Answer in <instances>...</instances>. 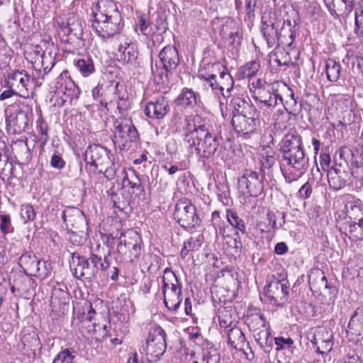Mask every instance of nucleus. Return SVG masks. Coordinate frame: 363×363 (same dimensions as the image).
I'll return each mask as SVG.
<instances>
[{
    "label": "nucleus",
    "instance_id": "25",
    "mask_svg": "<svg viewBox=\"0 0 363 363\" xmlns=\"http://www.w3.org/2000/svg\"><path fill=\"white\" fill-rule=\"evenodd\" d=\"M233 84L234 81L232 76L228 72L227 68L224 67L218 74L217 78L210 83V87L216 94H220L226 98L230 96L229 93L233 89Z\"/></svg>",
    "mask_w": 363,
    "mask_h": 363
},
{
    "label": "nucleus",
    "instance_id": "51",
    "mask_svg": "<svg viewBox=\"0 0 363 363\" xmlns=\"http://www.w3.org/2000/svg\"><path fill=\"white\" fill-rule=\"evenodd\" d=\"M259 64L256 60H252L245 64L241 69L240 72L243 77L250 78L255 76L259 69Z\"/></svg>",
    "mask_w": 363,
    "mask_h": 363
},
{
    "label": "nucleus",
    "instance_id": "22",
    "mask_svg": "<svg viewBox=\"0 0 363 363\" xmlns=\"http://www.w3.org/2000/svg\"><path fill=\"white\" fill-rule=\"evenodd\" d=\"M104 106H107L111 104H116L117 108L123 109L122 107L125 103L123 86L118 82H111L105 85L104 89Z\"/></svg>",
    "mask_w": 363,
    "mask_h": 363
},
{
    "label": "nucleus",
    "instance_id": "36",
    "mask_svg": "<svg viewBox=\"0 0 363 363\" xmlns=\"http://www.w3.org/2000/svg\"><path fill=\"white\" fill-rule=\"evenodd\" d=\"M230 106L233 107V116H243L257 111L249 102L240 97L233 98Z\"/></svg>",
    "mask_w": 363,
    "mask_h": 363
},
{
    "label": "nucleus",
    "instance_id": "26",
    "mask_svg": "<svg viewBox=\"0 0 363 363\" xmlns=\"http://www.w3.org/2000/svg\"><path fill=\"white\" fill-rule=\"evenodd\" d=\"M169 109L168 101L164 96H160L147 104L145 113L152 119L160 120L169 113Z\"/></svg>",
    "mask_w": 363,
    "mask_h": 363
},
{
    "label": "nucleus",
    "instance_id": "15",
    "mask_svg": "<svg viewBox=\"0 0 363 363\" xmlns=\"http://www.w3.org/2000/svg\"><path fill=\"white\" fill-rule=\"evenodd\" d=\"M121 15L110 16L108 18L93 20L92 28L99 37L106 40L117 34L121 29Z\"/></svg>",
    "mask_w": 363,
    "mask_h": 363
},
{
    "label": "nucleus",
    "instance_id": "44",
    "mask_svg": "<svg viewBox=\"0 0 363 363\" xmlns=\"http://www.w3.org/2000/svg\"><path fill=\"white\" fill-rule=\"evenodd\" d=\"M45 46L43 45V41L41 42L39 45H30L27 48V49L24 52L25 58L34 65L37 64V61L38 60V57H40Z\"/></svg>",
    "mask_w": 363,
    "mask_h": 363
},
{
    "label": "nucleus",
    "instance_id": "4",
    "mask_svg": "<svg viewBox=\"0 0 363 363\" xmlns=\"http://www.w3.org/2000/svg\"><path fill=\"white\" fill-rule=\"evenodd\" d=\"M219 141L216 133L208 128L186 144L190 155H195L199 159L205 160L212 157L219 147Z\"/></svg>",
    "mask_w": 363,
    "mask_h": 363
},
{
    "label": "nucleus",
    "instance_id": "47",
    "mask_svg": "<svg viewBox=\"0 0 363 363\" xmlns=\"http://www.w3.org/2000/svg\"><path fill=\"white\" fill-rule=\"evenodd\" d=\"M226 218L228 222L234 228L242 233H245V225L242 219H241L238 213L231 209L226 210Z\"/></svg>",
    "mask_w": 363,
    "mask_h": 363
},
{
    "label": "nucleus",
    "instance_id": "3",
    "mask_svg": "<svg viewBox=\"0 0 363 363\" xmlns=\"http://www.w3.org/2000/svg\"><path fill=\"white\" fill-rule=\"evenodd\" d=\"M6 130L11 134H21L26 130L32 116L31 109L23 103H15L4 111Z\"/></svg>",
    "mask_w": 363,
    "mask_h": 363
},
{
    "label": "nucleus",
    "instance_id": "24",
    "mask_svg": "<svg viewBox=\"0 0 363 363\" xmlns=\"http://www.w3.org/2000/svg\"><path fill=\"white\" fill-rule=\"evenodd\" d=\"M297 27L298 23L296 20L284 19L278 32L277 45L291 47L296 37Z\"/></svg>",
    "mask_w": 363,
    "mask_h": 363
},
{
    "label": "nucleus",
    "instance_id": "27",
    "mask_svg": "<svg viewBox=\"0 0 363 363\" xmlns=\"http://www.w3.org/2000/svg\"><path fill=\"white\" fill-rule=\"evenodd\" d=\"M30 81V77L26 71H16L11 74L9 77L8 84L10 87L14 89L20 96L26 98L28 96V85Z\"/></svg>",
    "mask_w": 363,
    "mask_h": 363
},
{
    "label": "nucleus",
    "instance_id": "21",
    "mask_svg": "<svg viewBox=\"0 0 363 363\" xmlns=\"http://www.w3.org/2000/svg\"><path fill=\"white\" fill-rule=\"evenodd\" d=\"M206 128L205 120L199 115L186 116L182 126L185 145L199 136Z\"/></svg>",
    "mask_w": 363,
    "mask_h": 363
},
{
    "label": "nucleus",
    "instance_id": "23",
    "mask_svg": "<svg viewBox=\"0 0 363 363\" xmlns=\"http://www.w3.org/2000/svg\"><path fill=\"white\" fill-rule=\"evenodd\" d=\"M62 219L67 230L88 228L86 216L78 208H66L62 213Z\"/></svg>",
    "mask_w": 363,
    "mask_h": 363
},
{
    "label": "nucleus",
    "instance_id": "39",
    "mask_svg": "<svg viewBox=\"0 0 363 363\" xmlns=\"http://www.w3.org/2000/svg\"><path fill=\"white\" fill-rule=\"evenodd\" d=\"M228 344L238 350H243L245 345V336L238 327H233L228 331Z\"/></svg>",
    "mask_w": 363,
    "mask_h": 363
},
{
    "label": "nucleus",
    "instance_id": "57",
    "mask_svg": "<svg viewBox=\"0 0 363 363\" xmlns=\"http://www.w3.org/2000/svg\"><path fill=\"white\" fill-rule=\"evenodd\" d=\"M121 174L123 176V179H122V185L123 187H129L132 189H140V182H139V180L135 179L137 180V182H134L128 175V172L127 171L125 170V169H123L122 172H121Z\"/></svg>",
    "mask_w": 363,
    "mask_h": 363
},
{
    "label": "nucleus",
    "instance_id": "46",
    "mask_svg": "<svg viewBox=\"0 0 363 363\" xmlns=\"http://www.w3.org/2000/svg\"><path fill=\"white\" fill-rule=\"evenodd\" d=\"M34 280L28 277L20 276L16 281L15 285L11 286V291L13 292L16 289L18 291L27 293L30 289L33 286Z\"/></svg>",
    "mask_w": 363,
    "mask_h": 363
},
{
    "label": "nucleus",
    "instance_id": "34",
    "mask_svg": "<svg viewBox=\"0 0 363 363\" xmlns=\"http://www.w3.org/2000/svg\"><path fill=\"white\" fill-rule=\"evenodd\" d=\"M174 102L183 108H192L196 105L197 94L191 89L184 88Z\"/></svg>",
    "mask_w": 363,
    "mask_h": 363
},
{
    "label": "nucleus",
    "instance_id": "63",
    "mask_svg": "<svg viewBox=\"0 0 363 363\" xmlns=\"http://www.w3.org/2000/svg\"><path fill=\"white\" fill-rule=\"evenodd\" d=\"M219 359L220 357L217 353L213 354L206 353L199 361L193 359L191 363H218Z\"/></svg>",
    "mask_w": 363,
    "mask_h": 363
},
{
    "label": "nucleus",
    "instance_id": "10",
    "mask_svg": "<svg viewBox=\"0 0 363 363\" xmlns=\"http://www.w3.org/2000/svg\"><path fill=\"white\" fill-rule=\"evenodd\" d=\"M117 246L118 253L125 262H132L140 255V238L137 232L128 230L121 233Z\"/></svg>",
    "mask_w": 363,
    "mask_h": 363
},
{
    "label": "nucleus",
    "instance_id": "53",
    "mask_svg": "<svg viewBox=\"0 0 363 363\" xmlns=\"http://www.w3.org/2000/svg\"><path fill=\"white\" fill-rule=\"evenodd\" d=\"M334 6L342 15H348L353 9V0H333Z\"/></svg>",
    "mask_w": 363,
    "mask_h": 363
},
{
    "label": "nucleus",
    "instance_id": "5",
    "mask_svg": "<svg viewBox=\"0 0 363 363\" xmlns=\"http://www.w3.org/2000/svg\"><path fill=\"white\" fill-rule=\"evenodd\" d=\"M85 310V308H84ZM86 310L87 313L84 312L82 320V333L87 338H90L96 342L104 341L110 335L108 328L110 324L104 319L103 323H96L94 315L95 311L92 308L91 304H88Z\"/></svg>",
    "mask_w": 363,
    "mask_h": 363
},
{
    "label": "nucleus",
    "instance_id": "38",
    "mask_svg": "<svg viewBox=\"0 0 363 363\" xmlns=\"http://www.w3.org/2000/svg\"><path fill=\"white\" fill-rule=\"evenodd\" d=\"M348 332L356 336L363 335V308H357L351 317L348 324Z\"/></svg>",
    "mask_w": 363,
    "mask_h": 363
},
{
    "label": "nucleus",
    "instance_id": "32",
    "mask_svg": "<svg viewBox=\"0 0 363 363\" xmlns=\"http://www.w3.org/2000/svg\"><path fill=\"white\" fill-rule=\"evenodd\" d=\"M94 20L103 19L111 15L119 14L115 2L112 0H99L92 6Z\"/></svg>",
    "mask_w": 363,
    "mask_h": 363
},
{
    "label": "nucleus",
    "instance_id": "60",
    "mask_svg": "<svg viewBox=\"0 0 363 363\" xmlns=\"http://www.w3.org/2000/svg\"><path fill=\"white\" fill-rule=\"evenodd\" d=\"M355 33L359 35H363V8L355 13Z\"/></svg>",
    "mask_w": 363,
    "mask_h": 363
},
{
    "label": "nucleus",
    "instance_id": "37",
    "mask_svg": "<svg viewBox=\"0 0 363 363\" xmlns=\"http://www.w3.org/2000/svg\"><path fill=\"white\" fill-rule=\"evenodd\" d=\"M357 220L358 222L347 221L343 227L346 235L355 241L363 240V218Z\"/></svg>",
    "mask_w": 363,
    "mask_h": 363
},
{
    "label": "nucleus",
    "instance_id": "64",
    "mask_svg": "<svg viewBox=\"0 0 363 363\" xmlns=\"http://www.w3.org/2000/svg\"><path fill=\"white\" fill-rule=\"evenodd\" d=\"M312 191L311 184L307 182L298 190V197L301 199H307L311 196Z\"/></svg>",
    "mask_w": 363,
    "mask_h": 363
},
{
    "label": "nucleus",
    "instance_id": "18",
    "mask_svg": "<svg viewBox=\"0 0 363 363\" xmlns=\"http://www.w3.org/2000/svg\"><path fill=\"white\" fill-rule=\"evenodd\" d=\"M238 186L244 194L257 196L263 189L262 177L257 172L247 169L238 179Z\"/></svg>",
    "mask_w": 363,
    "mask_h": 363
},
{
    "label": "nucleus",
    "instance_id": "33",
    "mask_svg": "<svg viewBox=\"0 0 363 363\" xmlns=\"http://www.w3.org/2000/svg\"><path fill=\"white\" fill-rule=\"evenodd\" d=\"M343 211L345 216L351 220L363 218V203L360 199L348 195L344 199Z\"/></svg>",
    "mask_w": 363,
    "mask_h": 363
},
{
    "label": "nucleus",
    "instance_id": "50",
    "mask_svg": "<svg viewBox=\"0 0 363 363\" xmlns=\"http://www.w3.org/2000/svg\"><path fill=\"white\" fill-rule=\"evenodd\" d=\"M120 166L115 162L114 157L111 160L109 165L99 169V173L104 174L108 180H113L116 177V173Z\"/></svg>",
    "mask_w": 363,
    "mask_h": 363
},
{
    "label": "nucleus",
    "instance_id": "41",
    "mask_svg": "<svg viewBox=\"0 0 363 363\" xmlns=\"http://www.w3.org/2000/svg\"><path fill=\"white\" fill-rule=\"evenodd\" d=\"M74 65L77 71L84 77H87L95 72L94 62L89 57L74 60Z\"/></svg>",
    "mask_w": 363,
    "mask_h": 363
},
{
    "label": "nucleus",
    "instance_id": "30",
    "mask_svg": "<svg viewBox=\"0 0 363 363\" xmlns=\"http://www.w3.org/2000/svg\"><path fill=\"white\" fill-rule=\"evenodd\" d=\"M223 67L224 66L220 62L212 63L203 60L198 71V77L206 82V86L210 87V83L217 78Z\"/></svg>",
    "mask_w": 363,
    "mask_h": 363
},
{
    "label": "nucleus",
    "instance_id": "49",
    "mask_svg": "<svg viewBox=\"0 0 363 363\" xmlns=\"http://www.w3.org/2000/svg\"><path fill=\"white\" fill-rule=\"evenodd\" d=\"M51 269L50 262L38 259L37 266L31 276L45 279L50 274Z\"/></svg>",
    "mask_w": 363,
    "mask_h": 363
},
{
    "label": "nucleus",
    "instance_id": "6",
    "mask_svg": "<svg viewBox=\"0 0 363 363\" xmlns=\"http://www.w3.org/2000/svg\"><path fill=\"white\" fill-rule=\"evenodd\" d=\"M164 303L170 311H177L182 303V289L174 272L166 268L162 277Z\"/></svg>",
    "mask_w": 363,
    "mask_h": 363
},
{
    "label": "nucleus",
    "instance_id": "62",
    "mask_svg": "<svg viewBox=\"0 0 363 363\" xmlns=\"http://www.w3.org/2000/svg\"><path fill=\"white\" fill-rule=\"evenodd\" d=\"M277 159L274 154L272 152H266L265 155H263L261 160L262 164L265 168H271L276 163Z\"/></svg>",
    "mask_w": 363,
    "mask_h": 363
},
{
    "label": "nucleus",
    "instance_id": "54",
    "mask_svg": "<svg viewBox=\"0 0 363 363\" xmlns=\"http://www.w3.org/2000/svg\"><path fill=\"white\" fill-rule=\"evenodd\" d=\"M20 214L24 223L34 220L36 216L33 206L29 203L23 204L21 206Z\"/></svg>",
    "mask_w": 363,
    "mask_h": 363
},
{
    "label": "nucleus",
    "instance_id": "45",
    "mask_svg": "<svg viewBox=\"0 0 363 363\" xmlns=\"http://www.w3.org/2000/svg\"><path fill=\"white\" fill-rule=\"evenodd\" d=\"M87 229L88 228L74 229L75 230L68 229L67 232L68 240L74 245H82L86 240Z\"/></svg>",
    "mask_w": 363,
    "mask_h": 363
},
{
    "label": "nucleus",
    "instance_id": "48",
    "mask_svg": "<svg viewBox=\"0 0 363 363\" xmlns=\"http://www.w3.org/2000/svg\"><path fill=\"white\" fill-rule=\"evenodd\" d=\"M250 329L253 331L267 327L266 320L260 313L251 314L247 318Z\"/></svg>",
    "mask_w": 363,
    "mask_h": 363
},
{
    "label": "nucleus",
    "instance_id": "16",
    "mask_svg": "<svg viewBox=\"0 0 363 363\" xmlns=\"http://www.w3.org/2000/svg\"><path fill=\"white\" fill-rule=\"evenodd\" d=\"M113 156L105 147L99 145H90L84 153V162L86 165L94 167L95 169L104 168L109 165Z\"/></svg>",
    "mask_w": 363,
    "mask_h": 363
},
{
    "label": "nucleus",
    "instance_id": "28",
    "mask_svg": "<svg viewBox=\"0 0 363 363\" xmlns=\"http://www.w3.org/2000/svg\"><path fill=\"white\" fill-rule=\"evenodd\" d=\"M138 52L135 45L128 40L121 42L116 52L118 62L123 65H134L138 59Z\"/></svg>",
    "mask_w": 363,
    "mask_h": 363
},
{
    "label": "nucleus",
    "instance_id": "35",
    "mask_svg": "<svg viewBox=\"0 0 363 363\" xmlns=\"http://www.w3.org/2000/svg\"><path fill=\"white\" fill-rule=\"evenodd\" d=\"M62 31L67 35H73L76 38H80L83 34V26L82 21L76 16H70L65 26L61 27Z\"/></svg>",
    "mask_w": 363,
    "mask_h": 363
},
{
    "label": "nucleus",
    "instance_id": "40",
    "mask_svg": "<svg viewBox=\"0 0 363 363\" xmlns=\"http://www.w3.org/2000/svg\"><path fill=\"white\" fill-rule=\"evenodd\" d=\"M38 259L31 252H28L23 254L19 259V264L23 271L28 275L31 276L34 272Z\"/></svg>",
    "mask_w": 363,
    "mask_h": 363
},
{
    "label": "nucleus",
    "instance_id": "29",
    "mask_svg": "<svg viewBox=\"0 0 363 363\" xmlns=\"http://www.w3.org/2000/svg\"><path fill=\"white\" fill-rule=\"evenodd\" d=\"M299 52L294 49L286 51L282 48L275 49L269 55V62L274 61L279 66L281 65H297Z\"/></svg>",
    "mask_w": 363,
    "mask_h": 363
},
{
    "label": "nucleus",
    "instance_id": "1",
    "mask_svg": "<svg viewBox=\"0 0 363 363\" xmlns=\"http://www.w3.org/2000/svg\"><path fill=\"white\" fill-rule=\"evenodd\" d=\"M280 168L287 183L297 181L308 169L309 158L303 146L302 138L287 133L280 143Z\"/></svg>",
    "mask_w": 363,
    "mask_h": 363
},
{
    "label": "nucleus",
    "instance_id": "56",
    "mask_svg": "<svg viewBox=\"0 0 363 363\" xmlns=\"http://www.w3.org/2000/svg\"><path fill=\"white\" fill-rule=\"evenodd\" d=\"M74 357L73 351L65 349L55 357L52 363H72Z\"/></svg>",
    "mask_w": 363,
    "mask_h": 363
},
{
    "label": "nucleus",
    "instance_id": "11",
    "mask_svg": "<svg viewBox=\"0 0 363 363\" xmlns=\"http://www.w3.org/2000/svg\"><path fill=\"white\" fill-rule=\"evenodd\" d=\"M138 139V133L130 118H118L114 122V144L120 150H128Z\"/></svg>",
    "mask_w": 363,
    "mask_h": 363
},
{
    "label": "nucleus",
    "instance_id": "52",
    "mask_svg": "<svg viewBox=\"0 0 363 363\" xmlns=\"http://www.w3.org/2000/svg\"><path fill=\"white\" fill-rule=\"evenodd\" d=\"M36 128L38 133L40 135L39 140L41 142L42 145H45L48 140V125L46 121L42 117H40L37 120Z\"/></svg>",
    "mask_w": 363,
    "mask_h": 363
},
{
    "label": "nucleus",
    "instance_id": "43",
    "mask_svg": "<svg viewBox=\"0 0 363 363\" xmlns=\"http://www.w3.org/2000/svg\"><path fill=\"white\" fill-rule=\"evenodd\" d=\"M325 72L328 79L330 82H335L340 79L342 67L334 60L328 59L325 62Z\"/></svg>",
    "mask_w": 363,
    "mask_h": 363
},
{
    "label": "nucleus",
    "instance_id": "20",
    "mask_svg": "<svg viewBox=\"0 0 363 363\" xmlns=\"http://www.w3.org/2000/svg\"><path fill=\"white\" fill-rule=\"evenodd\" d=\"M231 123L238 134L247 135L253 133L259 124L257 111L239 116H233Z\"/></svg>",
    "mask_w": 363,
    "mask_h": 363
},
{
    "label": "nucleus",
    "instance_id": "31",
    "mask_svg": "<svg viewBox=\"0 0 363 363\" xmlns=\"http://www.w3.org/2000/svg\"><path fill=\"white\" fill-rule=\"evenodd\" d=\"M332 334L324 328H319L311 340V342L316 347V351L321 354L328 353L333 348Z\"/></svg>",
    "mask_w": 363,
    "mask_h": 363
},
{
    "label": "nucleus",
    "instance_id": "13",
    "mask_svg": "<svg viewBox=\"0 0 363 363\" xmlns=\"http://www.w3.org/2000/svg\"><path fill=\"white\" fill-rule=\"evenodd\" d=\"M166 349V333L162 328L156 326L151 329L146 342V354L153 360L163 355Z\"/></svg>",
    "mask_w": 363,
    "mask_h": 363
},
{
    "label": "nucleus",
    "instance_id": "14",
    "mask_svg": "<svg viewBox=\"0 0 363 363\" xmlns=\"http://www.w3.org/2000/svg\"><path fill=\"white\" fill-rule=\"evenodd\" d=\"M279 89H286V84L275 82L266 84L262 88L254 90V98L268 107H274L278 100L282 101V96L279 93Z\"/></svg>",
    "mask_w": 363,
    "mask_h": 363
},
{
    "label": "nucleus",
    "instance_id": "58",
    "mask_svg": "<svg viewBox=\"0 0 363 363\" xmlns=\"http://www.w3.org/2000/svg\"><path fill=\"white\" fill-rule=\"evenodd\" d=\"M0 230L4 234H7L13 231L10 215H0Z\"/></svg>",
    "mask_w": 363,
    "mask_h": 363
},
{
    "label": "nucleus",
    "instance_id": "19",
    "mask_svg": "<svg viewBox=\"0 0 363 363\" xmlns=\"http://www.w3.org/2000/svg\"><path fill=\"white\" fill-rule=\"evenodd\" d=\"M45 48L38 57L37 64L34 65V69L40 74L43 71V74L40 77L44 78V75L48 74L55 65V56L57 54V48L52 43L43 41Z\"/></svg>",
    "mask_w": 363,
    "mask_h": 363
},
{
    "label": "nucleus",
    "instance_id": "55",
    "mask_svg": "<svg viewBox=\"0 0 363 363\" xmlns=\"http://www.w3.org/2000/svg\"><path fill=\"white\" fill-rule=\"evenodd\" d=\"M253 336L256 342L261 346L264 347L267 344L268 338L270 335L269 330L267 327L253 331Z\"/></svg>",
    "mask_w": 363,
    "mask_h": 363
},
{
    "label": "nucleus",
    "instance_id": "61",
    "mask_svg": "<svg viewBox=\"0 0 363 363\" xmlns=\"http://www.w3.org/2000/svg\"><path fill=\"white\" fill-rule=\"evenodd\" d=\"M294 344V340L290 338H284L283 337H279L275 338V345H277V350H283L286 347H291Z\"/></svg>",
    "mask_w": 363,
    "mask_h": 363
},
{
    "label": "nucleus",
    "instance_id": "9",
    "mask_svg": "<svg viewBox=\"0 0 363 363\" xmlns=\"http://www.w3.org/2000/svg\"><path fill=\"white\" fill-rule=\"evenodd\" d=\"M284 18L281 14L272 9H266L261 17V33L269 48L277 45L278 32Z\"/></svg>",
    "mask_w": 363,
    "mask_h": 363
},
{
    "label": "nucleus",
    "instance_id": "42",
    "mask_svg": "<svg viewBox=\"0 0 363 363\" xmlns=\"http://www.w3.org/2000/svg\"><path fill=\"white\" fill-rule=\"evenodd\" d=\"M308 281L311 289L312 287H314L320 291L323 289H327L329 287L327 279L324 275L323 272L319 269L311 272L309 275Z\"/></svg>",
    "mask_w": 363,
    "mask_h": 363
},
{
    "label": "nucleus",
    "instance_id": "17",
    "mask_svg": "<svg viewBox=\"0 0 363 363\" xmlns=\"http://www.w3.org/2000/svg\"><path fill=\"white\" fill-rule=\"evenodd\" d=\"M289 288L286 282L276 280L270 282L265 287L264 293L271 303L277 306H284L288 302Z\"/></svg>",
    "mask_w": 363,
    "mask_h": 363
},
{
    "label": "nucleus",
    "instance_id": "12",
    "mask_svg": "<svg viewBox=\"0 0 363 363\" xmlns=\"http://www.w3.org/2000/svg\"><path fill=\"white\" fill-rule=\"evenodd\" d=\"M174 220L187 230H193L201 224V219L196 213V207L187 199L178 201L174 212Z\"/></svg>",
    "mask_w": 363,
    "mask_h": 363
},
{
    "label": "nucleus",
    "instance_id": "59",
    "mask_svg": "<svg viewBox=\"0 0 363 363\" xmlns=\"http://www.w3.org/2000/svg\"><path fill=\"white\" fill-rule=\"evenodd\" d=\"M288 92L289 99L286 100L285 103L282 99V101H280L287 111H292L294 107L296 105V101L294 98V93L291 89L286 86V89H284Z\"/></svg>",
    "mask_w": 363,
    "mask_h": 363
},
{
    "label": "nucleus",
    "instance_id": "2",
    "mask_svg": "<svg viewBox=\"0 0 363 363\" xmlns=\"http://www.w3.org/2000/svg\"><path fill=\"white\" fill-rule=\"evenodd\" d=\"M109 266L108 257L105 256L102 261L101 258L95 254H91L89 258H86L74 252L72 253V259L69 261L73 275L77 279L84 278L88 280L94 278L99 269L104 271Z\"/></svg>",
    "mask_w": 363,
    "mask_h": 363
},
{
    "label": "nucleus",
    "instance_id": "8",
    "mask_svg": "<svg viewBox=\"0 0 363 363\" xmlns=\"http://www.w3.org/2000/svg\"><path fill=\"white\" fill-rule=\"evenodd\" d=\"M162 68L153 72L155 83L167 84L169 82V74L172 73L179 64V57L175 47L165 46L158 55Z\"/></svg>",
    "mask_w": 363,
    "mask_h": 363
},
{
    "label": "nucleus",
    "instance_id": "7",
    "mask_svg": "<svg viewBox=\"0 0 363 363\" xmlns=\"http://www.w3.org/2000/svg\"><path fill=\"white\" fill-rule=\"evenodd\" d=\"M80 94L79 88L71 79L67 71H63L55 79V95L60 99H56L54 105L62 106L66 102L71 104L77 99Z\"/></svg>",
    "mask_w": 363,
    "mask_h": 363
}]
</instances>
